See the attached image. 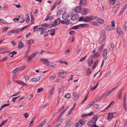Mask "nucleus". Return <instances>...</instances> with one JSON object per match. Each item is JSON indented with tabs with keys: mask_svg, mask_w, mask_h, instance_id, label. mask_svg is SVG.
Masks as SVG:
<instances>
[{
	"mask_svg": "<svg viewBox=\"0 0 127 127\" xmlns=\"http://www.w3.org/2000/svg\"><path fill=\"white\" fill-rule=\"evenodd\" d=\"M69 17L68 14L67 13H64L62 16V18L63 19L66 20Z\"/></svg>",
	"mask_w": 127,
	"mask_h": 127,
	"instance_id": "obj_11",
	"label": "nucleus"
},
{
	"mask_svg": "<svg viewBox=\"0 0 127 127\" xmlns=\"http://www.w3.org/2000/svg\"><path fill=\"white\" fill-rule=\"evenodd\" d=\"M86 56L85 55L84 57H83V58H82L79 61L81 62H82L84 61L85 60L86 58Z\"/></svg>",
	"mask_w": 127,
	"mask_h": 127,
	"instance_id": "obj_53",
	"label": "nucleus"
},
{
	"mask_svg": "<svg viewBox=\"0 0 127 127\" xmlns=\"http://www.w3.org/2000/svg\"><path fill=\"white\" fill-rule=\"evenodd\" d=\"M105 39L104 38L101 37L99 41V44H101L103 42Z\"/></svg>",
	"mask_w": 127,
	"mask_h": 127,
	"instance_id": "obj_34",
	"label": "nucleus"
},
{
	"mask_svg": "<svg viewBox=\"0 0 127 127\" xmlns=\"http://www.w3.org/2000/svg\"><path fill=\"white\" fill-rule=\"evenodd\" d=\"M18 67H17L14 70L12 71V72L13 74L15 73L18 71L19 70Z\"/></svg>",
	"mask_w": 127,
	"mask_h": 127,
	"instance_id": "obj_30",
	"label": "nucleus"
},
{
	"mask_svg": "<svg viewBox=\"0 0 127 127\" xmlns=\"http://www.w3.org/2000/svg\"><path fill=\"white\" fill-rule=\"evenodd\" d=\"M78 122L79 123V124L82 125H83L85 124L84 122L82 120H79Z\"/></svg>",
	"mask_w": 127,
	"mask_h": 127,
	"instance_id": "obj_38",
	"label": "nucleus"
},
{
	"mask_svg": "<svg viewBox=\"0 0 127 127\" xmlns=\"http://www.w3.org/2000/svg\"><path fill=\"white\" fill-rule=\"evenodd\" d=\"M60 20L59 18H58L57 20H55L54 22H53L51 24L52 27H55L60 24Z\"/></svg>",
	"mask_w": 127,
	"mask_h": 127,
	"instance_id": "obj_4",
	"label": "nucleus"
},
{
	"mask_svg": "<svg viewBox=\"0 0 127 127\" xmlns=\"http://www.w3.org/2000/svg\"><path fill=\"white\" fill-rule=\"evenodd\" d=\"M34 42L33 40L32 39H30L28 40V43L30 44H31Z\"/></svg>",
	"mask_w": 127,
	"mask_h": 127,
	"instance_id": "obj_41",
	"label": "nucleus"
},
{
	"mask_svg": "<svg viewBox=\"0 0 127 127\" xmlns=\"http://www.w3.org/2000/svg\"><path fill=\"white\" fill-rule=\"evenodd\" d=\"M88 125L89 126H91L92 127H94L95 124L94 123L91 121H89L88 123Z\"/></svg>",
	"mask_w": 127,
	"mask_h": 127,
	"instance_id": "obj_26",
	"label": "nucleus"
},
{
	"mask_svg": "<svg viewBox=\"0 0 127 127\" xmlns=\"http://www.w3.org/2000/svg\"><path fill=\"white\" fill-rule=\"evenodd\" d=\"M116 113V112L109 113L108 115L107 120L110 121L113 118L114 115Z\"/></svg>",
	"mask_w": 127,
	"mask_h": 127,
	"instance_id": "obj_5",
	"label": "nucleus"
},
{
	"mask_svg": "<svg viewBox=\"0 0 127 127\" xmlns=\"http://www.w3.org/2000/svg\"><path fill=\"white\" fill-rule=\"evenodd\" d=\"M114 48V45L112 43L111 44L110 48V50L111 52H112Z\"/></svg>",
	"mask_w": 127,
	"mask_h": 127,
	"instance_id": "obj_31",
	"label": "nucleus"
},
{
	"mask_svg": "<svg viewBox=\"0 0 127 127\" xmlns=\"http://www.w3.org/2000/svg\"><path fill=\"white\" fill-rule=\"evenodd\" d=\"M92 72V71L90 68L88 69L86 71V75H89Z\"/></svg>",
	"mask_w": 127,
	"mask_h": 127,
	"instance_id": "obj_27",
	"label": "nucleus"
},
{
	"mask_svg": "<svg viewBox=\"0 0 127 127\" xmlns=\"http://www.w3.org/2000/svg\"><path fill=\"white\" fill-rule=\"evenodd\" d=\"M100 55V54L98 52L95 53L92 56V57L94 58H97Z\"/></svg>",
	"mask_w": 127,
	"mask_h": 127,
	"instance_id": "obj_19",
	"label": "nucleus"
},
{
	"mask_svg": "<svg viewBox=\"0 0 127 127\" xmlns=\"http://www.w3.org/2000/svg\"><path fill=\"white\" fill-rule=\"evenodd\" d=\"M69 19H67V20H66L65 21V24L67 23V25H70L71 24V23H68L69 22Z\"/></svg>",
	"mask_w": 127,
	"mask_h": 127,
	"instance_id": "obj_48",
	"label": "nucleus"
},
{
	"mask_svg": "<svg viewBox=\"0 0 127 127\" xmlns=\"http://www.w3.org/2000/svg\"><path fill=\"white\" fill-rule=\"evenodd\" d=\"M101 37L105 39L106 37V33L104 30H102L101 34Z\"/></svg>",
	"mask_w": 127,
	"mask_h": 127,
	"instance_id": "obj_18",
	"label": "nucleus"
},
{
	"mask_svg": "<svg viewBox=\"0 0 127 127\" xmlns=\"http://www.w3.org/2000/svg\"><path fill=\"white\" fill-rule=\"evenodd\" d=\"M91 24L92 25L94 26H96L98 25L97 22L95 21H93L91 22Z\"/></svg>",
	"mask_w": 127,
	"mask_h": 127,
	"instance_id": "obj_36",
	"label": "nucleus"
},
{
	"mask_svg": "<svg viewBox=\"0 0 127 127\" xmlns=\"http://www.w3.org/2000/svg\"><path fill=\"white\" fill-rule=\"evenodd\" d=\"M14 31L13 30H11L9 32H8L7 34L8 35H10L12 34V33H14Z\"/></svg>",
	"mask_w": 127,
	"mask_h": 127,
	"instance_id": "obj_40",
	"label": "nucleus"
},
{
	"mask_svg": "<svg viewBox=\"0 0 127 127\" xmlns=\"http://www.w3.org/2000/svg\"><path fill=\"white\" fill-rule=\"evenodd\" d=\"M93 60L92 59H89L88 61V65L89 66H90L92 65L93 63Z\"/></svg>",
	"mask_w": 127,
	"mask_h": 127,
	"instance_id": "obj_23",
	"label": "nucleus"
},
{
	"mask_svg": "<svg viewBox=\"0 0 127 127\" xmlns=\"http://www.w3.org/2000/svg\"><path fill=\"white\" fill-rule=\"evenodd\" d=\"M115 2V0H110V2L111 5H114Z\"/></svg>",
	"mask_w": 127,
	"mask_h": 127,
	"instance_id": "obj_39",
	"label": "nucleus"
},
{
	"mask_svg": "<svg viewBox=\"0 0 127 127\" xmlns=\"http://www.w3.org/2000/svg\"><path fill=\"white\" fill-rule=\"evenodd\" d=\"M0 22L4 24H5L6 23L5 20L1 18H0Z\"/></svg>",
	"mask_w": 127,
	"mask_h": 127,
	"instance_id": "obj_54",
	"label": "nucleus"
},
{
	"mask_svg": "<svg viewBox=\"0 0 127 127\" xmlns=\"http://www.w3.org/2000/svg\"><path fill=\"white\" fill-rule=\"evenodd\" d=\"M32 12L30 13V15L31 16V22H32L34 21V16L32 14Z\"/></svg>",
	"mask_w": 127,
	"mask_h": 127,
	"instance_id": "obj_42",
	"label": "nucleus"
},
{
	"mask_svg": "<svg viewBox=\"0 0 127 127\" xmlns=\"http://www.w3.org/2000/svg\"><path fill=\"white\" fill-rule=\"evenodd\" d=\"M64 97L65 99L69 98L71 97V94L70 93H68L65 94Z\"/></svg>",
	"mask_w": 127,
	"mask_h": 127,
	"instance_id": "obj_28",
	"label": "nucleus"
},
{
	"mask_svg": "<svg viewBox=\"0 0 127 127\" xmlns=\"http://www.w3.org/2000/svg\"><path fill=\"white\" fill-rule=\"evenodd\" d=\"M43 90V88L41 87L39 88H38L37 90V92L38 93H40L41 92H42Z\"/></svg>",
	"mask_w": 127,
	"mask_h": 127,
	"instance_id": "obj_43",
	"label": "nucleus"
},
{
	"mask_svg": "<svg viewBox=\"0 0 127 127\" xmlns=\"http://www.w3.org/2000/svg\"><path fill=\"white\" fill-rule=\"evenodd\" d=\"M117 31L118 34H119L120 35L123 34V32L122 31L121 29L119 28H117Z\"/></svg>",
	"mask_w": 127,
	"mask_h": 127,
	"instance_id": "obj_12",
	"label": "nucleus"
},
{
	"mask_svg": "<svg viewBox=\"0 0 127 127\" xmlns=\"http://www.w3.org/2000/svg\"><path fill=\"white\" fill-rule=\"evenodd\" d=\"M108 54V50L106 49H104L102 53V56L103 58L105 60H106L107 58V55Z\"/></svg>",
	"mask_w": 127,
	"mask_h": 127,
	"instance_id": "obj_3",
	"label": "nucleus"
},
{
	"mask_svg": "<svg viewBox=\"0 0 127 127\" xmlns=\"http://www.w3.org/2000/svg\"><path fill=\"white\" fill-rule=\"evenodd\" d=\"M53 64V62H51L49 63L48 60L46 59L44 62V64L45 65L49 66V67L53 68H56L57 65L56 64H55L54 65H52Z\"/></svg>",
	"mask_w": 127,
	"mask_h": 127,
	"instance_id": "obj_1",
	"label": "nucleus"
},
{
	"mask_svg": "<svg viewBox=\"0 0 127 127\" xmlns=\"http://www.w3.org/2000/svg\"><path fill=\"white\" fill-rule=\"evenodd\" d=\"M99 104H95L94 105V107L95 108L97 109L99 107Z\"/></svg>",
	"mask_w": 127,
	"mask_h": 127,
	"instance_id": "obj_52",
	"label": "nucleus"
},
{
	"mask_svg": "<svg viewBox=\"0 0 127 127\" xmlns=\"http://www.w3.org/2000/svg\"><path fill=\"white\" fill-rule=\"evenodd\" d=\"M79 28V25H77L73 27H72V29H78Z\"/></svg>",
	"mask_w": 127,
	"mask_h": 127,
	"instance_id": "obj_58",
	"label": "nucleus"
},
{
	"mask_svg": "<svg viewBox=\"0 0 127 127\" xmlns=\"http://www.w3.org/2000/svg\"><path fill=\"white\" fill-rule=\"evenodd\" d=\"M42 28V27H40L37 28V29L36 30V31L37 32H40L41 31V30Z\"/></svg>",
	"mask_w": 127,
	"mask_h": 127,
	"instance_id": "obj_64",
	"label": "nucleus"
},
{
	"mask_svg": "<svg viewBox=\"0 0 127 127\" xmlns=\"http://www.w3.org/2000/svg\"><path fill=\"white\" fill-rule=\"evenodd\" d=\"M66 75V73L64 71L60 72L58 73L59 76L61 78H64Z\"/></svg>",
	"mask_w": 127,
	"mask_h": 127,
	"instance_id": "obj_9",
	"label": "nucleus"
},
{
	"mask_svg": "<svg viewBox=\"0 0 127 127\" xmlns=\"http://www.w3.org/2000/svg\"><path fill=\"white\" fill-rule=\"evenodd\" d=\"M104 45L102 44L98 48V50L99 52H101L102 51L104 47Z\"/></svg>",
	"mask_w": 127,
	"mask_h": 127,
	"instance_id": "obj_29",
	"label": "nucleus"
},
{
	"mask_svg": "<svg viewBox=\"0 0 127 127\" xmlns=\"http://www.w3.org/2000/svg\"><path fill=\"white\" fill-rule=\"evenodd\" d=\"M50 13H49L46 16L45 21H47L49 20H51L52 18V16H50L51 15Z\"/></svg>",
	"mask_w": 127,
	"mask_h": 127,
	"instance_id": "obj_22",
	"label": "nucleus"
},
{
	"mask_svg": "<svg viewBox=\"0 0 127 127\" xmlns=\"http://www.w3.org/2000/svg\"><path fill=\"white\" fill-rule=\"evenodd\" d=\"M49 32V34L52 35H54L55 34V30L53 29L52 30H48Z\"/></svg>",
	"mask_w": 127,
	"mask_h": 127,
	"instance_id": "obj_21",
	"label": "nucleus"
},
{
	"mask_svg": "<svg viewBox=\"0 0 127 127\" xmlns=\"http://www.w3.org/2000/svg\"><path fill=\"white\" fill-rule=\"evenodd\" d=\"M85 19V18H84L82 17H81L79 19V21H84Z\"/></svg>",
	"mask_w": 127,
	"mask_h": 127,
	"instance_id": "obj_46",
	"label": "nucleus"
},
{
	"mask_svg": "<svg viewBox=\"0 0 127 127\" xmlns=\"http://www.w3.org/2000/svg\"><path fill=\"white\" fill-rule=\"evenodd\" d=\"M95 18V17L93 16L92 15L88 16L85 17V20L84 22H89L94 20Z\"/></svg>",
	"mask_w": 127,
	"mask_h": 127,
	"instance_id": "obj_2",
	"label": "nucleus"
},
{
	"mask_svg": "<svg viewBox=\"0 0 127 127\" xmlns=\"http://www.w3.org/2000/svg\"><path fill=\"white\" fill-rule=\"evenodd\" d=\"M98 84H99L98 83H97L95 86L94 87H93V88L91 89L90 91L93 90H94L97 87V86L98 85Z\"/></svg>",
	"mask_w": 127,
	"mask_h": 127,
	"instance_id": "obj_45",
	"label": "nucleus"
},
{
	"mask_svg": "<svg viewBox=\"0 0 127 127\" xmlns=\"http://www.w3.org/2000/svg\"><path fill=\"white\" fill-rule=\"evenodd\" d=\"M98 119V117L97 116H94V117L93 118V120H94V123H96Z\"/></svg>",
	"mask_w": 127,
	"mask_h": 127,
	"instance_id": "obj_44",
	"label": "nucleus"
},
{
	"mask_svg": "<svg viewBox=\"0 0 127 127\" xmlns=\"http://www.w3.org/2000/svg\"><path fill=\"white\" fill-rule=\"evenodd\" d=\"M87 2L86 0H81L80 3V6L83 4L84 5H86Z\"/></svg>",
	"mask_w": 127,
	"mask_h": 127,
	"instance_id": "obj_20",
	"label": "nucleus"
},
{
	"mask_svg": "<svg viewBox=\"0 0 127 127\" xmlns=\"http://www.w3.org/2000/svg\"><path fill=\"white\" fill-rule=\"evenodd\" d=\"M95 18H97V20H98L97 22L100 24H102L104 22V20L101 18L97 17L96 18V17H95Z\"/></svg>",
	"mask_w": 127,
	"mask_h": 127,
	"instance_id": "obj_16",
	"label": "nucleus"
},
{
	"mask_svg": "<svg viewBox=\"0 0 127 127\" xmlns=\"http://www.w3.org/2000/svg\"><path fill=\"white\" fill-rule=\"evenodd\" d=\"M54 87H53V86L51 88V92L49 93V94H51V95L52 94H53V92L54 91Z\"/></svg>",
	"mask_w": 127,
	"mask_h": 127,
	"instance_id": "obj_37",
	"label": "nucleus"
},
{
	"mask_svg": "<svg viewBox=\"0 0 127 127\" xmlns=\"http://www.w3.org/2000/svg\"><path fill=\"white\" fill-rule=\"evenodd\" d=\"M41 76H35L31 79V81L33 82H36L38 81L41 78Z\"/></svg>",
	"mask_w": 127,
	"mask_h": 127,
	"instance_id": "obj_6",
	"label": "nucleus"
},
{
	"mask_svg": "<svg viewBox=\"0 0 127 127\" xmlns=\"http://www.w3.org/2000/svg\"><path fill=\"white\" fill-rule=\"evenodd\" d=\"M23 115L24 117H25L26 118H27L29 116V115L28 113H25Z\"/></svg>",
	"mask_w": 127,
	"mask_h": 127,
	"instance_id": "obj_56",
	"label": "nucleus"
},
{
	"mask_svg": "<svg viewBox=\"0 0 127 127\" xmlns=\"http://www.w3.org/2000/svg\"><path fill=\"white\" fill-rule=\"evenodd\" d=\"M28 26H25L21 29H16L13 30V31H14V33H15L17 34L18 33L22 30H23L25 28L27 27Z\"/></svg>",
	"mask_w": 127,
	"mask_h": 127,
	"instance_id": "obj_7",
	"label": "nucleus"
},
{
	"mask_svg": "<svg viewBox=\"0 0 127 127\" xmlns=\"http://www.w3.org/2000/svg\"><path fill=\"white\" fill-rule=\"evenodd\" d=\"M8 59V58L7 57H5L3 58L1 61H5L7 60Z\"/></svg>",
	"mask_w": 127,
	"mask_h": 127,
	"instance_id": "obj_61",
	"label": "nucleus"
},
{
	"mask_svg": "<svg viewBox=\"0 0 127 127\" xmlns=\"http://www.w3.org/2000/svg\"><path fill=\"white\" fill-rule=\"evenodd\" d=\"M36 54H32L31 56H29L27 59V61L28 62H30V60L33 59L35 56Z\"/></svg>",
	"mask_w": 127,
	"mask_h": 127,
	"instance_id": "obj_15",
	"label": "nucleus"
},
{
	"mask_svg": "<svg viewBox=\"0 0 127 127\" xmlns=\"http://www.w3.org/2000/svg\"><path fill=\"white\" fill-rule=\"evenodd\" d=\"M81 10V8L80 6H77L74 8V11L76 13H80Z\"/></svg>",
	"mask_w": 127,
	"mask_h": 127,
	"instance_id": "obj_10",
	"label": "nucleus"
},
{
	"mask_svg": "<svg viewBox=\"0 0 127 127\" xmlns=\"http://www.w3.org/2000/svg\"><path fill=\"white\" fill-rule=\"evenodd\" d=\"M26 22L27 23H28L30 22V18L29 14L27 13L25 16Z\"/></svg>",
	"mask_w": 127,
	"mask_h": 127,
	"instance_id": "obj_17",
	"label": "nucleus"
},
{
	"mask_svg": "<svg viewBox=\"0 0 127 127\" xmlns=\"http://www.w3.org/2000/svg\"><path fill=\"white\" fill-rule=\"evenodd\" d=\"M89 12V10L88 8H84L83 10V13L84 15H86Z\"/></svg>",
	"mask_w": 127,
	"mask_h": 127,
	"instance_id": "obj_14",
	"label": "nucleus"
},
{
	"mask_svg": "<svg viewBox=\"0 0 127 127\" xmlns=\"http://www.w3.org/2000/svg\"><path fill=\"white\" fill-rule=\"evenodd\" d=\"M126 22L125 23L124 26H123V30H125V31H127V25L126 24Z\"/></svg>",
	"mask_w": 127,
	"mask_h": 127,
	"instance_id": "obj_57",
	"label": "nucleus"
},
{
	"mask_svg": "<svg viewBox=\"0 0 127 127\" xmlns=\"http://www.w3.org/2000/svg\"><path fill=\"white\" fill-rule=\"evenodd\" d=\"M111 93V92L109 91L107 94L105 96V97L106 98L108 96H109Z\"/></svg>",
	"mask_w": 127,
	"mask_h": 127,
	"instance_id": "obj_63",
	"label": "nucleus"
},
{
	"mask_svg": "<svg viewBox=\"0 0 127 127\" xmlns=\"http://www.w3.org/2000/svg\"><path fill=\"white\" fill-rule=\"evenodd\" d=\"M79 15L77 14H75L73 15L71 18L72 20L75 21L77 20L78 18Z\"/></svg>",
	"mask_w": 127,
	"mask_h": 127,
	"instance_id": "obj_8",
	"label": "nucleus"
},
{
	"mask_svg": "<svg viewBox=\"0 0 127 127\" xmlns=\"http://www.w3.org/2000/svg\"><path fill=\"white\" fill-rule=\"evenodd\" d=\"M18 67L19 68V70H20V71H21L22 70H23V69L25 68V66H22L21 67Z\"/></svg>",
	"mask_w": 127,
	"mask_h": 127,
	"instance_id": "obj_47",
	"label": "nucleus"
},
{
	"mask_svg": "<svg viewBox=\"0 0 127 127\" xmlns=\"http://www.w3.org/2000/svg\"><path fill=\"white\" fill-rule=\"evenodd\" d=\"M61 0H57L56 2L55 3L57 5L60 4L61 2Z\"/></svg>",
	"mask_w": 127,
	"mask_h": 127,
	"instance_id": "obj_55",
	"label": "nucleus"
},
{
	"mask_svg": "<svg viewBox=\"0 0 127 127\" xmlns=\"http://www.w3.org/2000/svg\"><path fill=\"white\" fill-rule=\"evenodd\" d=\"M73 95H74V97L75 98H77L78 97V95L75 92H74L73 93Z\"/></svg>",
	"mask_w": 127,
	"mask_h": 127,
	"instance_id": "obj_49",
	"label": "nucleus"
},
{
	"mask_svg": "<svg viewBox=\"0 0 127 127\" xmlns=\"http://www.w3.org/2000/svg\"><path fill=\"white\" fill-rule=\"evenodd\" d=\"M111 26L113 27H115V22L114 20H113L111 22Z\"/></svg>",
	"mask_w": 127,
	"mask_h": 127,
	"instance_id": "obj_59",
	"label": "nucleus"
},
{
	"mask_svg": "<svg viewBox=\"0 0 127 127\" xmlns=\"http://www.w3.org/2000/svg\"><path fill=\"white\" fill-rule=\"evenodd\" d=\"M88 26V25L87 24H81L79 25V27H85Z\"/></svg>",
	"mask_w": 127,
	"mask_h": 127,
	"instance_id": "obj_33",
	"label": "nucleus"
},
{
	"mask_svg": "<svg viewBox=\"0 0 127 127\" xmlns=\"http://www.w3.org/2000/svg\"><path fill=\"white\" fill-rule=\"evenodd\" d=\"M127 104L126 103V101H123V106L124 108L126 110H127Z\"/></svg>",
	"mask_w": 127,
	"mask_h": 127,
	"instance_id": "obj_24",
	"label": "nucleus"
},
{
	"mask_svg": "<svg viewBox=\"0 0 127 127\" xmlns=\"http://www.w3.org/2000/svg\"><path fill=\"white\" fill-rule=\"evenodd\" d=\"M69 33L70 35H74L75 33V32L74 31H70L69 32Z\"/></svg>",
	"mask_w": 127,
	"mask_h": 127,
	"instance_id": "obj_60",
	"label": "nucleus"
},
{
	"mask_svg": "<svg viewBox=\"0 0 127 127\" xmlns=\"http://www.w3.org/2000/svg\"><path fill=\"white\" fill-rule=\"evenodd\" d=\"M56 77V75H54L52 76L49 78V80L50 81L54 80L55 79Z\"/></svg>",
	"mask_w": 127,
	"mask_h": 127,
	"instance_id": "obj_32",
	"label": "nucleus"
},
{
	"mask_svg": "<svg viewBox=\"0 0 127 127\" xmlns=\"http://www.w3.org/2000/svg\"><path fill=\"white\" fill-rule=\"evenodd\" d=\"M17 53L15 51H13L12 52H10L9 54V55H10L11 54L14 55L15 54H16Z\"/></svg>",
	"mask_w": 127,
	"mask_h": 127,
	"instance_id": "obj_50",
	"label": "nucleus"
},
{
	"mask_svg": "<svg viewBox=\"0 0 127 127\" xmlns=\"http://www.w3.org/2000/svg\"><path fill=\"white\" fill-rule=\"evenodd\" d=\"M63 115V113L62 112L59 115V116L58 117V118L57 119V121H58L61 118V117Z\"/></svg>",
	"mask_w": 127,
	"mask_h": 127,
	"instance_id": "obj_51",
	"label": "nucleus"
},
{
	"mask_svg": "<svg viewBox=\"0 0 127 127\" xmlns=\"http://www.w3.org/2000/svg\"><path fill=\"white\" fill-rule=\"evenodd\" d=\"M47 121V119H45L44 120L41 122L40 124L42 126H43V125L45 124Z\"/></svg>",
	"mask_w": 127,
	"mask_h": 127,
	"instance_id": "obj_35",
	"label": "nucleus"
},
{
	"mask_svg": "<svg viewBox=\"0 0 127 127\" xmlns=\"http://www.w3.org/2000/svg\"><path fill=\"white\" fill-rule=\"evenodd\" d=\"M66 124L67 125H69L70 126V120L69 119H68L66 123Z\"/></svg>",
	"mask_w": 127,
	"mask_h": 127,
	"instance_id": "obj_62",
	"label": "nucleus"
},
{
	"mask_svg": "<svg viewBox=\"0 0 127 127\" xmlns=\"http://www.w3.org/2000/svg\"><path fill=\"white\" fill-rule=\"evenodd\" d=\"M21 41H20V42H19L18 47V49H21L24 46V44Z\"/></svg>",
	"mask_w": 127,
	"mask_h": 127,
	"instance_id": "obj_13",
	"label": "nucleus"
},
{
	"mask_svg": "<svg viewBox=\"0 0 127 127\" xmlns=\"http://www.w3.org/2000/svg\"><path fill=\"white\" fill-rule=\"evenodd\" d=\"M46 31V29L45 28H42L41 30V31L40 33V34L41 35H42L45 33Z\"/></svg>",
	"mask_w": 127,
	"mask_h": 127,
	"instance_id": "obj_25",
	"label": "nucleus"
}]
</instances>
